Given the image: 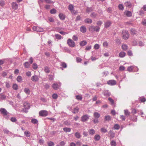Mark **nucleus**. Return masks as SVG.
<instances>
[{
  "instance_id": "nucleus-38",
  "label": "nucleus",
  "mask_w": 146,
  "mask_h": 146,
  "mask_svg": "<svg viewBox=\"0 0 146 146\" xmlns=\"http://www.w3.org/2000/svg\"><path fill=\"white\" fill-rule=\"evenodd\" d=\"M111 117L109 115L105 117V119L106 121H109L111 120Z\"/></svg>"
},
{
  "instance_id": "nucleus-4",
  "label": "nucleus",
  "mask_w": 146,
  "mask_h": 146,
  "mask_svg": "<svg viewBox=\"0 0 146 146\" xmlns=\"http://www.w3.org/2000/svg\"><path fill=\"white\" fill-rule=\"evenodd\" d=\"M33 30L38 32H43L44 31L43 29L41 27L36 26H34L32 28Z\"/></svg>"
},
{
  "instance_id": "nucleus-13",
  "label": "nucleus",
  "mask_w": 146,
  "mask_h": 146,
  "mask_svg": "<svg viewBox=\"0 0 146 146\" xmlns=\"http://www.w3.org/2000/svg\"><path fill=\"white\" fill-rule=\"evenodd\" d=\"M109 134L111 139H113L115 137V133L113 131L110 130Z\"/></svg>"
},
{
  "instance_id": "nucleus-24",
  "label": "nucleus",
  "mask_w": 146,
  "mask_h": 146,
  "mask_svg": "<svg viewBox=\"0 0 146 146\" xmlns=\"http://www.w3.org/2000/svg\"><path fill=\"white\" fill-rule=\"evenodd\" d=\"M104 94L106 96H110V94L108 90H105L104 92Z\"/></svg>"
},
{
  "instance_id": "nucleus-27",
  "label": "nucleus",
  "mask_w": 146,
  "mask_h": 146,
  "mask_svg": "<svg viewBox=\"0 0 146 146\" xmlns=\"http://www.w3.org/2000/svg\"><path fill=\"white\" fill-rule=\"evenodd\" d=\"M108 100L110 101V103H111V105L114 107H115L113 100L110 98H108Z\"/></svg>"
},
{
  "instance_id": "nucleus-10",
  "label": "nucleus",
  "mask_w": 146,
  "mask_h": 146,
  "mask_svg": "<svg viewBox=\"0 0 146 146\" xmlns=\"http://www.w3.org/2000/svg\"><path fill=\"white\" fill-rule=\"evenodd\" d=\"M107 84L111 86L114 85L116 84V81L114 80H110L107 82Z\"/></svg>"
},
{
  "instance_id": "nucleus-40",
  "label": "nucleus",
  "mask_w": 146,
  "mask_h": 146,
  "mask_svg": "<svg viewBox=\"0 0 146 146\" xmlns=\"http://www.w3.org/2000/svg\"><path fill=\"white\" fill-rule=\"evenodd\" d=\"M17 80L18 82H21L22 80V78L21 76H19L17 77Z\"/></svg>"
},
{
  "instance_id": "nucleus-55",
  "label": "nucleus",
  "mask_w": 146,
  "mask_h": 146,
  "mask_svg": "<svg viewBox=\"0 0 146 146\" xmlns=\"http://www.w3.org/2000/svg\"><path fill=\"white\" fill-rule=\"evenodd\" d=\"M97 15L96 13L93 12L91 13L90 15V16L92 17L95 18L96 17Z\"/></svg>"
},
{
  "instance_id": "nucleus-34",
  "label": "nucleus",
  "mask_w": 146,
  "mask_h": 146,
  "mask_svg": "<svg viewBox=\"0 0 146 146\" xmlns=\"http://www.w3.org/2000/svg\"><path fill=\"white\" fill-rule=\"evenodd\" d=\"M31 122L33 123L36 124L38 123V121L35 119H32L31 120Z\"/></svg>"
},
{
  "instance_id": "nucleus-59",
  "label": "nucleus",
  "mask_w": 146,
  "mask_h": 146,
  "mask_svg": "<svg viewBox=\"0 0 146 146\" xmlns=\"http://www.w3.org/2000/svg\"><path fill=\"white\" fill-rule=\"evenodd\" d=\"M101 131L103 133H106L107 131L106 129L104 128H102L101 129Z\"/></svg>"
},
{
  "instance_id": "nucleus-14",
  "label": "nucleus",
  "mask_w": 146,
  "mask_h": 146,
  "mask_svg": "<svg viewBox=\"0 0 146 146\" xmlns=\"http://www.w3.org/2000/svg\"><path fill=\"white\" fill-rule=\"evenodd\" d=\"M80 31L83 33H85L86 31V29L85 26H82L80 29Z\"/></svg>"
},
{
  "instance_id": "nucleus-62",
  "label": "nucleus",
  "mask_w": 146,
  "mask_h": 146,
  "mask_svg": "<svg viewBox=\"0 0 146 146\" xmlns=\"http://www.w3.org/2000/svg\"><path fill=\"white\" fill-rule=\"evenodd\" d=\"M49 80H53L54 78V76L53 75H49Z\"/></svg>"
},
{
  "instance_id": "nucleus-6",
  "label": "nucleus",
  "mask_w": 146,
  "mask_h": 146,
  "mask_svg": "<svg viewBox=\"0 0 146 146\" xmlns=\"http://www.w3.org/2000/svg\"><path fill=\"white\" fill-rule=\"evenodd\" d=\"M0 112L4 116L7 115L9 113L7 110L5 108H0Z\"/></svg>"
},
{
  "instance_id": "nucleus-63",
  "label": "nucleus",
  "mask_w": 146,
  "mask_h": 146,
  "mask_svg": "<svg viewBox=\"0 0 146 146\" xmlns=\"http://www.w3.org/2000/svg\"><path fill=\"white\" fill-rule=\"evenodd\" d=\"M52 97L53 99H56L58 97V95L56 94H54L52 95Z\"/></svg>"
},
{
  "instance_id": "nucleus-37",
  "label": "nucleus",
  "mask_w": 146,
  "mask_h": 146,
  "mask_svg": "<svg viewBox=\"0 0 146 146\" xmlns=\"http://www.w3.org/2000/svg\"><path fill=\"white\" fill-rule=\"evenodd\" d=\"M24 65L26 68H29L30 66L28 62H25L24 64Z\"/></svg>"
},
{
  "instance_id": "nucleus-26",
  "label": "nucleus",
  "mask_w": 146,
  "mask_h": 146,
  "mask_svg": "<svg viewBox=\"0 0 146 146\" xmlns=\"http://www.w3.org/2000/svg\"><path fill=\"white\" fill-rule=\"evenodd\" d=\"M121 47L122 49L124 51H126L128 49L127 46L125 44H122Z\"/></svg>"
},
{
  "instance_id": "nucleus-60",
  "label": "nucleus",
  "mask_w": 146,
  "mask_h": 146,
  "mask_svg": "<svg viewBox=\"0 0 146 146\" xmlns=\"http://www.w3.org/2000/svg\"><path fill=\"white\" fill-rule=\"evenodd\" d=\"M61 65L64 68H66L67 67V65L64 62H62L61 63Z\"/></svg>"
},
{
  "instance_id": "nucleus-3",
  "label": "nucleus",
  "mask_w": 146,
  "mask_h": 146,
  "mask_svg": "<svg viewBox=\"0 0 146 146\" xmlns=\"http://www.w3.org/2000/svg\"><path fill=\"white\" fill-rule=\"evenodd\" d=\"M122 34L123 38L126 40L129 37V34L127 31L125 30H123L122 31Z\"/></svg>"
},
{
  "instance_id": "nucleus-47",
  "label": "nucleus",
  "mask_w": 146,
  "mask_h": 146,
  "mask_svg": "<svg viewBox=\"0 0 146 146\" xmlns=\"http://www.w3.org/2000/svg\"><path fill=\"white\" fill-rule=\"evenodd\" d=\"M56 11L54 9H53L50 11V13L52 14H55L56 13Z\"/></svg>"
},
{
  "instance_id": "nucleus-53",
  "label": "nucleus",
  "mask_w": 146,
  "mask_h": 146,
  "mask_svg": "<svg viewBox=\"0 0 146 146\" xmlns=\"http://www.w3.org/2000/svg\"><path fill=\"white\" fill-rule=\"evenodd\" d=\"M48 146H54V143L52 141H50L48 143Z\"/></svg>"
},
{
  "instance_id": "nucleus-30",
  "label": "nucleus",
  "mask_w": 146,
  "mask_h": 146,
  "mask_svg": "<svg viewBox=\"0 0 146 146\" xmlns=\"http://www.w3.org/2000/svg\"><path fill=\"white\" fill-rule=\"evenodd\" d=\"M75 136L78 139H80L81 137V135L80 133L78 132H77L75 134Z\"/></svg>"
},
{
  "instance_id": "nucleus-50",
  "label": "nucleus",
  "mask_w": 146,
  "mask_h": 146,
  "mask_svg": "<svg viewBox=\"0 0 146 146\" xmlns=\"http://www.w3.org/2000/svg\"><path fill=\"white\" fill-rule=\"evenodd\" d=\"M11 121L13 122H15L17 121V119L15 117H12L11 118Z\"/></svg>"
},
{
  "instance_id": "nucleus-33",
  "label": "nucleus",
  "mask_w": 146,
  "mask_h": 146,
  "mask_svg": "<svg viewBox=\"0 0 146 146\" xmlns=\"http://www.w3.org/2000/svg\"><path fill=\"white\" fill-rule=\"evenodd\" d=\"M68 9L70 11H72L74 9V6L72 4L69 5L68 7Z\"/></svg>"
},
{
  "instance_id": "nucleus-41",
  "label": "nucleus",
  "mask_w": 146,
  "mask_h": 146,
  "mask_svg": "<svg viewBox=\"0 0 146 146\" xmlns=\"http://www.w3.org/2000/svg\"><path fill=\"white\" fill-rule=\"evenodd\" d=\"M111 146H116V142L114 140H112L110 142Z\"/></svg>"
},
{
  "instance_id": "nucleus-8",
  "label": "nucleus",
  "mask_w": 146,
  "mask_h": 146,
  "mask_svg": "<svg viewBox=\"0 0 146 146\" xmlns=\"http://www.w3.org/2000/svg\"><path fill=\"white\" fill-rule=\"evenodd\" d=\"M89 116L87 114L84 115L81 117V120L83 122L86 121L89 119Z\"/></svg>"
},
{
  "instance_id": "nucleus-45",
  "label": "nucleus",
  "mask_w": 146,
  "mask_h": 146,
  "mask_svg": "<svg viewBox=\"0 0 146 146\" xmlns=\"http://www.w3.org/2000/svg\"><path fill=\"white\" fill-rule=\"evenodd\" d=\"M55 36L57 39H61L62 38L61 36L59 34H56L55 35Z\"/></svg>"
},
{
  "instance_id": "nucleus-61",
  "label": "nucleus",
  "mask_w": 146,
  "mask_h": 146,
  "mask_svg": "<svg viewBox=\"0 0 146 146\" xmlns=\"http://www.w3.org/2000/svg\"><path fill=\"white\" fill-rule=\"evenodd\" d=\"M6 96L4 95H1V94L0 98L1 100L5 99H6Z\"/></svg>"
},
{
  "instance_id": "nucleus-58",
  "label": "nucleus",
  "mask_w": 146,
  "mask_h": 146,
  "mask_svg": "<svg viewBox=\"0 0 146 146\" xmlns=\"http://www.w3.org/2000/svg\"><path fill=\"white\" fill-rule=\"evenodd\" d=\"M46 3L50 4L53 3L54 2L51 0H44Z\"/></svg>"
},
{
  "instance_id": "nucleus-49",
  "label": "nucleus",
  "mask_w": 146,
  "mask_h": 146,
  "mask_svg": "<svg viewBox=\"0 0 146 146\" xmlns=\"http://www.w3.org/2000/svg\"><path fill=\"white\" fill-rule=\"evenodd\" d=\"M33 68L34 70H36L38 68V66L36 63H34L33 65Z\"/></svg>"
},
{
  "instance_id": "nucleus-18",
  "label": "nucleus",
  "mask_w": 146,
  "mask_h": 146,
  "mask_svg": "<svg viewBox=\"0 0 146 146\" xmlns=\"http://www.w3.org/2000/svg\"><path fill=\"white\" fill-rule=\"evenodd\" d=\"M59 17L60 19L62 20H64L65 19V15L62 13H60L59 14Z\"/></svg>"
},
{
  "instance_id": "nucleus-20",
  "label": "nucleus",
  "mask_w": 146,
  "mask_h": 146,
  "mask_svg": "<svg viewBox=\"0 0 146 146\" xmlns=\"http://www.w3.org/2000/svg\"><path fill=\"white\" fill-rule=\"evenodd\" d=\"M87 44V42L85 40H83L80 43V45L81 46H84Z\"/></svg>"
},
{
  "instance_id": "nucleus-12",
  "label": "nucleus",
  "mask_w": 146,
  "mask_h": 146,
  "mask_svg": "<svg viewBox=\"0 0 146 146\" xmlns=\"http://www.w3.org/2000/svg\"><path fill=\"white\" fill-rule=\"evenodd\" d=\"M11 5L12 8L16 10L18 8V5L16 2H13Z\"/></svg>"
},
{
  "instance_id": "nucleus-17",
  "label": "nucleus",
  "mask_w": 146,
  "mask_h": 146,
  "mask_svg": "<svg viewBox=\"0 0 146 146\" xmlns=\"http://www.w3.org/2000/svg\"><path fill=\"white\" fill-rule=\"evenodd\" d=\"M124 5L127 7L130 8L131 7L132 5L130 1H127L124 3Z\"/></svg>"
},
{
  "instance_id": "nucleus-5",
  "label": "nucleus",
  "mask_w": 146,
  "mask_h": 146,
  "mask_svg": "<svg viewBox=\"0 0 146 146\" xmlns=\"http://www.w3.org/2000/svg\"><path fill=\"white\" fill-rule=\"evenodd\" d=\"M39 115L40 116L42 117H45L48 115V112L45 110H42L39 112Z\"/></svg>"
},
{
  "instance_id": "nucleus-43",
  "label": "nucleus",
  "mask_w": 146,
  "mask_h": 146,
  "mask_svg": "<svg viewBox=\"0 0 146 146\" xmlns=\"http://www.w3.org/2000/svg\"><path fill=\"white\" fill-rule=\"evenodd\" d=\"M72 38L74 41H77L78 40V37L76 35H73Z\"/></svg>"
},
{
  "instance_id": "nucleus-64",
  "label": "nucleus",
  "mask_w": 146,
  "mask_h": 146,
  "mask_svg": "<svg viewBox=\"0 0 146 146\" xmlns=\"http://www.w3.org/2000/svg\"><path fill=\"white\" fill-rule=\"evenodd\" d=\"M127 54L129 56H133V53L131 50L128 51L127 52Z\"/></svg>"
},
{
  "instance_id": "nucleus-31",
  "label": "nucleus",
  "mask_w": 146,
  "mask_h": 146,
  "mask_svg": "<svg viewBox=\"0 0 146 146\" xmlns=\"http://www.w3.org/2000/svg\"><path fill=\"white\" fill-rule=\"evenodd\" d=\"M64 131L66 132H69L71 131V129L70 128L64 127L63 129Z\"/></svg>"
},
{
  "instance_id": "nucleus-35",
  "label": "nucleus",
  "mask_w": 146,
  "mask_h": 146,
  "mask_svg": "<svg viewBox=\"0 0 146 146\" xmlns=\"http://www.w3.org/2000/svg\"><path fill=\"white\" fill-rule=\"evenodd\" d=\"M13 88L14 90H17L18 89V85L16 84H14L13 86Z\"/></svg>"
},
{
  "instance_id": "nucleus-51",
  "label": "nucleus",
  "mask_w": 146,
  "mask_h": 146,
  "mask_svg": "<svg viewBox=\"0 0 146 146\" xmlns=\"http://www.w3.org/2000/svg\"><path fill=\"white\" fill-rule=\"evenodd\" d=\"M92 48V46L91 45H87L85 48V50H90Z\"/></svg>"
},
{
  "instance_id": "nucleus-54",
  "label": "nucleus",
  "mask_w": 146,
  "mask_h": 146,
  "mask_svg": "<svg viewBox=\"0 0 146 146\" xmlns=\"http://www.w3.org/2000/svg\"><path fill=\"white\" fill-rule=\"evenodd\" d=\"M100 47L99 45L97 44H96L94 46V48L95 49H98Z\"/></svg>"
},
{
  "instance_id": "nucleus-46",
  "label": "nucleus",
  "mask_w": 146,
  "mask_h": 146,
  "mask_svg": "<svg viewBox=\"0 0 146 146\" xmlns=\"http://www.w3.org/2000/svg\"><path fill=\"white\" fill-rule=\"evenodd\" d=\"M120 128V126L117 124H115L114 126V128L115 129H119Z\"/></svg>"
},
{
  "instance_id": "nucleus-48",
  "label": "nucleus",
  "mask_w": 146,
  "mask_h": 146,
  "mask_svg": "<svg viewBox=\"0 0 146 146\" xmlns=\"http://www.w3.org/2000/svg\"><path fill=\"white\" fill-rule=\"evenodd\" d=\"M118 7L119 9L122 10H123L124 9L123 5L122 4H119L118 5Z\"/></svg>"
},
{
  "instance_id": "nucleus-32",
  "label": "nucleus",
  "mask_w": 146,
  "mask_h": 146,
  "mask_svg": "<svg viewBox=\"0 0 146 146\" xmlns=\"http://www.w3.org/2000/svg\"><path fill=\"white\" fill-rule=\"evenodd\" d=\"M24 92L27 94H29L30 92V90L28 88H25L24 90Z\"/></svg>"
},
{
  "instance_id": "nucleus-39",
  "label": "nucleus",
  "mask_w": 146,
  "mask_h": 146,
  "mask_svg": "<svg viewBox=\"0 0 146 146\" xmlns=\"http://www.w3.org/2000/svg\"><path fill=\"white\" fill-rule=\"evenodd\" d=\"M44 70L46 73H48L50 72L49 68L47 66H46L44 67Z\"/></svg>"
},
{
  "instance_id": "nucleus-29",
  "label": "nucleus",
  "mask_w": 146,
  "mask_h": 146,
  "mask_svg": "<svg viewBox=\"0 0 146 146\" xmlns=\"http://www.w3.org/2000/svg\"><path fill=\"white\" fill-rule=\"evenodd\" d=\"M100 138V136L99 135H96L94 136V139L96 141H98Z\"/></svg>"
},
{
  "instance_id": "nucleus-28",
  "label": "nucleus",
  "mask_w": 146,
  "mask_h": 146,
  "mask_svg": "<svg viewBox=\"0 0 146 146\" xmlns=\"http://www.w3.org/2000/svg\"><path fill=\"white\" fill-rule=\"evenodd\" d=\"M24 135L27 137H29L31 136V133L27 131H26L24 132Z\"/></svg>"
},
{
  "instance_id": "nucleus-21",
  "label": "nucleus",
  "mask_w": 146,
  "mask_h": 146,
  "mask_svg": "<svg viewBox=\"0 0 146 146\" xmlns=\"http://www.w3.org/2000/svg\"><path fill=\"white\" fill-rule=\"evenodd\" d=\"M88 132L89 134L91 135H93L95 133V131L94 129H89L88 130Z\"/></svg>"
},
{
  "instance_id": "nucleus-36",
  "label": "nucleus",
  "mask_w": 146,
  "mask_h": 146,
  "mask_svg": "<svg viewBox=\"0 0 146 146\" xmlns=\"http://www.w3.org/2000/svg\"><path fill=\"white\" fill-rule=\"evenodd\" d=\"M48 21L51 23H53L54 21V19L51 17H49L48 18Z\"/></svg>"
},
{
  "instance_id": "nucleus-44",
  "label": "nucleus",
  "mask_w": 146,
  "mask_h": 146,
  "mask_svg": "<svg viewBox=\"0 0 146 146\" xmlns=\"http://www.w3.org/2000/svg\"><path fill=\"white\" fill-rule=\"evenodd\" d=\"M124 113L125 115L128 116L130 115V112L127 110H124Z\"/></svg>"
},
{
  "instance_id": "nucleus-19",
  "label": "nucleus",
  "mask_w": 146,
  "mask_h": 146,
  "mask_svg": "<svg viewBox=\"0 0 146 146\" xmlns=\"http://www.w3.org/2000/svg\"><path fill=\"white\" fill-rule=\"evenodd\" d=\"M125 14L128 17H130L132 16V13L131 12L129 11H126L125 12Z\"/></svg>"
},
{
  "instance_id": "nucleus-15",
  "label": "nucleus",
  "mask_w": 146,
  "mask_h": 146,
  "mask_svg": "<svg viewBox=\"0 0 146 146\" xmlns=\"http://www.w3.org/2000/svg\"><path fill=\"white\" fill-rule=\"evenodd\" d=\"M84 21L86 23L91 24L92 22V20L91 19L87 18L84 19Z\"/></svg>"
},
{
  "instance_id": "nucleus-57",
  "label": "nucleus",
  "mask_w": 146,
  "mask_h": 146,
  "mask_svg": "<svg viewBox=\"0 0 146 146\" xmlns=\"http://www.w3.org/2000/svg\"><path fill=\"white\" fill-rule=\"evenodd\" d=\"M133 69V66H130L128 67L127 70L129 72H131Z\"/></svg>"
},
{
  "instance_id": "nucleus-9",
  "label": "nucleus",
  "mask_w": 146,
  "mask_h": 146,
  "mask_svg": "<svg viewBox=\"0 0 146 146\" xmlns=\"http://www.w3.org/2000/svg\"><path fill=\"white\" fill-rule=\"evenodd\" d=\"M59 84L60 85H59L56 82L52 84V87L54 89L56 90H57L60 86V84L59 83Z\"/></svg>"
},
{
  "instance_id": "nucleus-42",
  "label": "nucleus",
  "mask_w": 146,
  "mask_h": 146,
  "mask_svg": "<svg viewBox=\"0 0 146 146\" xmlns=\"http://www.w3.org/2000/svg\"><path fill=\"white\" fill-rule=\"evenodd\" d=\"M131 33L132 35H134L136 33V31L135 29H131L130 30Z\"/></svg>"
},
{
  "instance_id": "nucleus-22",
  "label": "nucleus",
  "mask_w": 146,
  "mask_h": 146,
  "mask_svg": "<svg viewBox=\"0 0 146 146\" xmlns=\"http://www.w3.org/2000/svg\"><path fill=\"white\" fill-rule=\"evenodd\" d=\"M111 22L109 21H108L106 22L104 24V25H105V27L106 28H108L110 27L111 25Z\"/></svg>"
},
{
  "instance_id": "nucleus-25",
  "label": "nucleus",
  "mask_w": 146,
  "mask_h": 146,
  "mask_svg": "<svg viewBox=\"0 0 146 146\" xmlns=\"http://www.w3.org/2000/svg\"><path fill=\"white\" fill-rule=\"evenodd\" d=\"M126 53L124 52H120L119 54V56L120 58H123L124 57Z\"/></svg>"
},
{
  "instance_id": "nucleus-52",
  "label": "nucleus",
  "mask_w": 146,
  "mask_h": 146,
  "mask_svg": "<svg viewBox=\"0 0 146 146\" xmlns=\"http://www.w3.org/2000/svg\"><path fill=\"white\" fill-rule=\"evenodd\" d=\"M93 9L92 7H87L86 11L87 12H89L93 11Z\"/></svg>"
},
{
  "instance_id": "nucleus-23",
  "label": "nucleus",
  "mask_w": 146,
  "mask_h": 146,
  "mask_svg": "<svg viewBox=\"0 0 146 146\" xmlns=\"http://www.w3.org/2000/svg\"><path fill=\"white\" fill-rule=\"evenodd\" d=\"M94 117L96 118H99L100 116V114L97 112H95L94 113Z\"/></svg>"
},
{
  "instance_id": "nucleus-2",
  "label": "nucleus",
  "mask_w": 146,
  "mask_h": 146,
  "mask_svg": "<svg viewBox=\"0 0 146 146\" xmlns=\"http://www.w3.org/2000/svg\"><path fill=\"white\" fill-rule=\"evenodd\" d=\"M67 43L69 46L72 48L75 47L76 46L75 42L71 39H68L67 41Z\"/></svg>"
},
{
  "instance_id": "nucleus-56",
  "label": "nucleus",
  "mask_w": 146,
  "mask_h": 146,
  "mask_svg": "<svg viewBox=\"0 0 146 146\" xmlns=\"http://www.w3.org/2000/svg\"><path fill=\"white\" fill-rule=\"evenodd\" d=\"M76 99L78 100H81L82 99V97L80 95H77L76 96Z\"/></svg>"
},
{
  "instance_id": "nucleus-7",
  "label": "nucleus",
  "mask_w": 146,
  "mask_h": 146,
  "mask_svg": "<svg viewBox=\"0 0 146 146\" xmlns=\"http://www.w3.org/2000/svg\"><path fill=\"white\" fill-rule=\"evenodd\" d=\"M23 106L24 107L23 110L25 111L26 110H29L30 108L29 104L27 102H25L24 103Z\"/></svg>"
},
{
  "instance_id": "nucleus-11",
  "label": "nucleus",
  "mask_w": 146,
  "mask_h": 146,
  "mask_svg": "<svg viewBox=\"0 0 146 146\" xmlns=\"http://www.w3.org/2000/svg\"><path fill=\"white\" fill-rule=\"evenodd\" d=\"M31 80L33 82H37L39 80V78L38 76L34 75L31 77Z\"/></svg>"
},
{
  "instance_id": "nucleus-16",
  "label": "nucleus",
  "mask_w": 146,
  "mask_h": 146,
  "mask_svg": "<svg viewBox=\"0 0 146 146\" xmlns=\"http://www.w3.org/2000/svg\"><path fill=\"white\" fill-rule=\"evenodd\" d=\"M79 110V108L78 107L76 106V107L72 111L73 113L76 114L78 112Z\"/></svg>"
},
{
  "instance_id": "nucleus-1",
  "label": "nucleus",
  "mask_w": 146,
  "mask_h": 146,
  "mask_svg": "<svg viewBox=\"0 0 146 146\" xmlns=\"http://www.w3.org/2000/svg\"><path fill=\"white\" fill-rule=\"evenodd\" d=\"M100 29V27L98 26L95 27L94 26H91L89 27V31L92 33L95 31L96 32H98Z\"/></svg>"
}]
</instances>
